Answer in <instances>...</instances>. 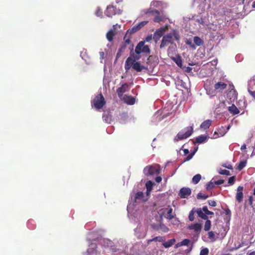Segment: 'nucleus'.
I'll list each match as a JSON object with an SVG mask.
<instances>
[{
    "label": "nucleus",
    "mask_w": 255,
    "mask_h": 255,
    "mask_svg": "<svg viewBox=\"0 0 255 255\" xmlns=\"http://www.w3.org/2000/svg\"><path fill=\"white\" fill-rule=\"evenodd\" d=\"M186 44L189 45V47L190 48H191L192 49H196L195 45L194 44H193V43H192V41L191 40H187V41L186 42Z\"/></svg>",
    "instance_id": "obj_46"
},
{
    "label": "nucleus",
    "mask_w": 255,
    "mask_h": 255,
    "mask_svg": "<svg viewBox=\"0 0 255 255\" xmlns=\"http://www.w3.org/2000/svg\"><path fill=\"white\" fill-rule=\"evenodd\" d=\"M209 253V250L207 248L202 249L200 253V255H208Z\"/></svg>",
    "instance_id": "obj_48"
},
{
    "label": "nucleus",
    "mask_w": 255,
    "mask_h": 255,
    "mask_svg": "<svg viewBox=\"0 0 255 255\" xmlns=\"http://www.w3.org/2000/svg\"><path fill=\"white\" fill-rule=\"evenodd\" d=\"M172 35L173 38H174V39L175 40H179V36L178 32L174 30L173 31V33L172 34Z\"/></svg>",
    "instance_id": "obj_47"
},
{
    "label": "nucleus",
    "mask_w": 255,
    "mask_h": 255,
    "mask_svg": "<svg viewBox=\"0 0 255 255\" xmlns=\"http://www.w3.org/2000/svg\"><path fill=\"white\" fill-rule=\"evenodd\" d=\"M128 87L129 86L127 83L123 84L121 87H119L117 90V93L118 95V96L120 98H121L123 96L124 93L126 91L127 89H128Z\"/></svg>",
    "instance_id": "obj_13"
},
{
    "label": "nucleus",
    "mask_w": 255,
    "mask_h": 255,
    "mask_svg": "<svg viewBox=\"0 0 255 255\" xmlns=\"http://www.w3.org/2000/svg\"><path fill=\"white\" fill-rule=\"evenodd\" d=\"M191 193V190L189 188H182L179 191V196L181 198H186Z\"/></svg>",
    "instance_id": "obj_8"
},
{
    "label": "nucleus",
    "mask_w": 255,
    "mask_h": 255,
    "mask_svg": "<svg viewBox=\"0 0 255 255\" xmlns=\"http://www.w3.org/2000/svg\"><path fill=\"white\" fill-rule=\"evenodd\" d=\"M212 121L210 120H207L204 121L200 125L201 128L206 129L208 128L212 124Z\"/></svg>",
    "instance_id": "obj_23"
},
{
    "label": "nucleus",
    "mask_w": 255,
    "mask_h": 255,
    "mask_svg": "<svg viewBox=\"0 0 255 255\" xmlns=\"http://www.w3.org/2000/svg\"><path fill=\"white\" fill-rule=\"evenodd\" d=\"M103 119L107 123H110L112 121V115L109 111L105 112L103 115Z\"/></svg>",
    "instance_id": "obj_18"
},
{
    "label": "nucleus",
    "mask_w": 255,
    "mask_h": 255,
    "mask_svg": "<svg viewBox=\"0 0 255 255\" xmlns=\"http://www.w3.org/2000/svg\"><path fill=\"white\" fill-rule=\"evenodd\" d=\"M124 99L125 102L128 104L132 105L135 103V99L132 96L125 95Z\"/></svg>",
    "instance_id": "obj_20"
},
{
    "label": "nucleus",
    "mask_w": 255,
    "mask_h": 255,
    "mask_svg": "<svg viewBox=\"0 0 255 255\" xmlns=\"http://www.w3.org/2000/svg\"><path fill=\"white\" fill-rule=\"evenodd\" d=\"M211 227V222L210 220H208V219H207L206 220L205 225H204V230L205 231H208L210 230Z\"/></svg>",
    "instance_id": "obj_33"
},
{
    "label": "nucleus",
    "mask_w": 255,
    "mask_h": 255,
    "mask_svg": "<svg viewBox=\"0 0 255 255\" xmlns=\"http://www.w3.org/2000/svg\"><path fill=\"white\" fill-rule=\"evenodd\" d=\"M227 84L223 82H218L214 85L215 90L219 93H222L227 88Z\"/></svg>",
    "instance_id": "obj_9"
},
{
    "label": "nucleus",
    "mask_w": 255,
    "mask_h": 255,
    "mask_svg": "<svg viewBox=\"0 0 255 255\" xmlns=\"http://www.w3.org/2000/svg\"><path fill=\"white\" fill-rule=\"evenodd\" d=\"M190 229L193 230L196 233H199L202 229V225L200 223H195L190 226Z\"/></svg>",
    "instance_id": "obj_21"
},
{
    "label": "nucleus",
    "mask_w": 255,
    "mask_h": 255,
    "mask_svg": "<svg viewBox=\"0 0 255 255\" xmlns=\"http://www.w3.org/2000/svg\"><path fill=\"white\" fill-rule=\"evenodd\" d=\"M249 202L250 205H252L253 202V199L252 196H250L249 198Z\"/></svg>",
    "instance_id": "obj_62"
},
{
    "label": "nucleus",
    "mask_w": 255,
    "mask_h": 255,
    "mask_svg": "<svg viewBox=\"0 0 255 255\" xmlns=\"http://www.w3.org/2000/svg\"><path fill=\"white\" fill-rule=\"evenodd\" d=\"M102 14V12L100 9L97 10V11H96V15L97 16H99L100 15H101Z\"/></svg>",
    "instance_id": "obj_63"
},
{
    "label": "nucleus",
    "mask_w": 255,
    "mask_h": 255,
    "mask_svg": "<svg viewBox=\"0 0 255 255\" xmlns=\"http://www.w3.org/2000/svg\"><path fill=\"white\" fill-rule=\"evenodd\" d=\"M137 230H140L142 232V234L140 235H138L137 233L136 232L137 236L138 237V238L142 239L145 237L147 232V230L145 228L144 229L142 227H139L137 229Z\"/></svg>",
    "instance_id": "obj_29"
},
{
    "label": "nucleus",
    "mask_w": 255,
    "mask_h": 255,
    "mask_svg": "<svg viewBox=\"0 0 255 255\" xmlns=\"http://www.w3.org/2000/svg\"><path fill=\"white\" fill-rule=\"evenodd\" d=\"M99 55H100V58L101 59H103L104 58V57H105V53L103 51H101L99 52Z\"/></svg>",
    "instance_id": "obj_57"
},
{
    "label": "nucleus",
    "mask_w": 255,
    "mask_h": 255,
    "mask_svg": "<svg viewBox=\"0 0 255 255\" xmlns=\"http://www.w3.org/2000/svg\"><path fill=\"white\" fill-rule=\"evenodd\" d=\"M207 136L203 135H201L196 137L195 142L198 143H202L204 142L207 139Z\"/></svg>",
    "instance_id": "obj_28"
},
{
    "label": "nucleus",
    "mask_w": 255,
    "mask_h": 255,
    "mask_svg": "<svg viewBox=\"0 0 255 255\" xmlns=\"http://www.w3.org/2000/svg\"><path fill=\"white\" fill-rule=\"evenodd\" d=\"M201 179V175L199 174H196L192 178V182L194 184H197Z\"/></svg>",
    "instance_id": "obj_34"
},
{
    "label": "nucleus",
    "mask_w": 255,
    "mask_h": 255,
    "mask_svg": "<svg viewBox=\"0 0 255 255\" xmlns=\"http://www.w3.org/2000/svg\"><path fill=\"white\" fill-rule=\"evenodd\" d=\"M143 172L146 176L157 175L160 172V167L158 164L148 165L144 168Z\"/></svg>",
    "instance_id": "obj_3"
},
{
    "label": "nucleus",
    "mask_w": 255,
    "mask_h": 255,
    "mask_svg": "<svg viewBox=\"0 0 255 255\" xmlns=\"http://www.w3.org/2000/svg\"><path fill=\"white\" fill-rule=\"evenodd\" d=\"M190 240L189 239H185L181 242V244L182 246H188Z\"/></svg>",
    "instance_id": "obj_51"
},
{
    "label": "nucleus",
    "mask_w": 255,
    "mask_h": 255,
    "mask_svg": "<svg viewBox=\"0 0 255 255\" xmlns=\"http://www.w3.org/2000/svg\"><path fill=\"white\" fill-rule=\"evenodd\" d=\"M152 38L154 39L155 41L156 42L158 40H159L160 37H158V36H157L156 35H155L153 34V36Z\"/></svg>",
    "instance_id": "obj_58"
},
{
    "label": "nucleus",
    "mask_w": 255,
    "mask_h": 255,
    "mask_svg": "<svg viewBox=\"0 0 255 255\" xmlns=\"http://www.w3.org/2000/svg\"><path fill=\"white\" fill-rule=\"evenodd\" d=\"M208 195H205L202 193H199L197 194V198L198 199H206L208 198Z\"/></svg>",
    "instance_id": "obj_43"
},
{
    "label": "nucleus",
    "mask_w": 255,
    "mask_h": 255,
    "mask_svg": "<svg viewBox=\"0 0 255 255\" xmlns=\"http://www.w3.org/2000/svg\"><path fill=\"white\" fill-rule=\"evenodd\" d=\"M128 33V32H127V33L124 38V41H125L124 44H126V45H127L128 44H129L131 42L130 37L127 38Z\"/></svg>",
    "instance_id": "obj_44"
},
{
    "label": "nucleus",
    "mask_w": 255,
    "mask_h": 255,
    "mask_svg": "<svg viewBox=\"0 0 255 255\" xmlns=\"http://www.w3.org/2000/svg\"><path fill=\"white\" fill-rule=\"evenodd\" d=\"M166 211H167L166 215H165V218L169 219V220H171L173 218H174V216L172 214L173 210L171 207H170L169 206L168 207L167 210H166Z\"/></svg>",
    "instance_id": "obj_24"
},
{
    "label": "nucleus",
    "mask_w": 255,
    "mask_h": 255,
    "mask_svg": "<svg viewBox=\"0 0 255 255\" xmlns=\"http://www.w3.org/2000/svg\"><path fill=\"white\" fill-rule=\"evenodd\" d=\"M174 43V38L171 33H168L163 36L160 45V48H163L169 44Z\"/></svg>",
    "instance_id": "obj_6"
},
{
    "label": "nucleus",
    "mask_w": 255,
    "mask_h": 255,
    "mask_svg": "<svg viewBox=\"0 0 255 255\" xmlns=\"http://www.w3.org/2000/svg\"><path fill=\"white\" fill-rule=\"evenodd\" d=\"M208 238L211 239V240L214 241L215 240V235L214 232L213 231H210L208 234Z\"/></svg>",
    "instance_id": "obj_42"
},
{
    "label": "nucleus",
    "mask_w": 255,
    "mask_h": 255,
    "mask_svg": "<svg viewBox=\"0 0 255 255\" xmlns=\"http://www.w3.org/2000/svg\"><path fill=\"white\" fill-rule=\"evenodd\" d=\"M127 46L126 44H123L121 46V47L119 49V50H120V51L122 52H124V51H125V49L127 47Z\"/></svg>",
    "instance_id": "obj_54"
},
{
    "label": "nucleus",
    "mask_w": 255,
    "mask_h": 255,
    "mask_svg": "<svg viewBox=\"0 0 255 255\" xmlns=\"http://www.w3.org/2000/svg\"><path fill=\"white\" fill-rule=\"evenodd\" d=\"M150 53L149 46L145 45L144 41H140L137 44L133 51V49L130 52L129 56L127 59L125 64H140L138 60L143 55L147 57Z\"/></svg>",
    "instance_id": "obj_1"
},
{
    "label": "nucleus",
    "mask_w": 255,
    "mask_h": 255,
    "mask_svg": "<svg viewBox=\"0 0 255 255\" xmlns=\"http://www.w3.org/2000/svg\"><path fill=\"white\" fill-rule=\"evenodd\" d=\"M196 212L198 214V216L201 219L204 220H207L208 218V216L206 215V214L205 212H204L203 210V208L202 209H198Z\"/></svg>",
    "instance_id": "obj_22"
},
{
    "label": "nucleus",
    "mask_w": 255,
    "mask_h": 255,
    "mask_svg": "<svg viewBox=\"0 0 255 255\" xmlns=\"http://www.w3.org/2000/svg\"><path fill=\"white\" fill-rule=\"evenodd\" d=\"M248 91L250 94L255 98V91H252L250 89H248Z\"/></svg>",
    "instance_id": "obj_61"
},
{
    "label": "nucleus",
    "mask_w": 255,
    "mask_h": 255,
    "mask_svg": "<svg viewBox=\"0 0 255 255\" xmlns=\"http://www.w3.org/2000/svg\"><path fill=\"white\" fill-rule=\"evenodd\" d=\"M227 132V130L225 128L222 126L221 128H219L217 131H215L213 134V138H217L219 137L223 136Z\"/></svg>",
    "instance_id": "obj_14"
},
{
    "label": "nucleus",
    "mask_w": 255,
    "mask_h": 255,
    "mask_svg": "<svg viewBox=\"0 0 255 255\" xmlns=\"http://www.w3.org/2000/svg\"><path fill=\"white\" fill-rule=\"evenodd\" d=\"M162 242L164 241V238L162 237H156L152 239L148 240L147 241V243L149 244L151 243V242Z\"/></svg>",
    "instance_id": "obj_30"
},
{
    "label": "nucleus",
    "mask_w": 255,
    "mask_h": 255,
    "mask_svg": "<svg viewBox=\"0 0 255 255\" xmlns=\"http://www.w3.org/2000/svg\"><path fill=\"white\" fill-rule=\"evenodd\" d=\"M203 210L204 212L206 214V215H214V213L212 211H209L207 206L203 207Z\"/></svg>",
    "instance_id": "obj_41"
},
{
    "label": "nucleus",
    "mask_w": 255,
    "mask_h": 255,
    "mask_svg": "<svg viewBox=\"0 0 255 255\" xmlns=\"http://www.w3.org/2000/svg\"><path fill=\"white\" fill-rule=\"evenodd\" d=\"M144 12L147 15H152L153 16V15L155 14H158V10L152 7H150L145 9L144 10Z\"/></svg>",
    "instance_id": "obj_19"
},
{
    "label": "nucleus",
    "mask_w": 255,
    "mask_h": 255,
    "mask_svg": "<svg viewBox=\"0 0 255 255\" xmlns=\"http://www.w3.org/2000/svg\"><path fill=\"white\" fill-rule=\"evenodd\" d=\"M225 213L227 215L230 216L231 215V212L230 209H225Z\"/></svg>",
    "instance_id": "obj_60"
},
{
    "label": "nucleus",
    "mask_w": 255,
    "mask_h": 255,
    "mask_svg": "<svg viewBox=\"0 0 255 255\" xmlns=\"http://www.w3.org/2000/svg\"><path fill=\"white\" fill-rule=\"evenodd\" d=\"M215 185H220L223 184L224 182V180L223 179H220L217 181H214Z\"/></svg>",
    "instance_id": "obj_55"
},
{
    "label": "nucleus",
    "mask_w": 255,
    "mask_h": 255,
    "mask_svg": "<svg viewBox=\"0 0 255 255\" xmlns=\"http://www.w3.org/2000/svg\"><path fill=\"white\" fill-rule=\"evenodd\" d=\"M247 164V161L246 160H243L239 162V165L237 167V169L239 170H242L246 165Z\"/></svg>",
    "instance_id": "obj_35"
},
{
    "label": "nucleus",
    "mask_w": 255,
    "mask_h": 255,
    "mask_svg": "<svg viewBox=\"0 0 255 255\" xmlns=\"http://www.w3.org/2000/svg\"><path fill=\"white\" fill-rule=\"evenodd\" d=\"M153 228L156 231H161L163 233H167L169 231V229L162 223H160L156 226H154Z\"/></svg>",
    "instance_id": "obj_16"
},
{
    "label": "nucleus",
    "mask_w": 255,
    "mask_h": 255,
    "mask_svg": "<svg viewBox=\"0 0 255 255\" xmlns=\"http://www.w3.org/2000/svg\"><path fill=\"white\" fill-rule=\"evenodd\" d=\"M189 219L191 221H193L194 220V212L193 210H191L189 215Z\"/></svg>",
    "instance_id": "obj_49"
},
{
    "label": "nucleus",
    "mask_w": 255,
    "mask_h": 255,
    "mask_svg": "<svg viewBox=\"0 0 255 255\" xmlns=\"http://www.w3.org/2000/svg\"><path fill=\"white\" fill-rule=\"evenodd\" d=\"M219 173L222 175H230V172L226 169H220Z\"/></svg>",
    "instance_id": "obj_45"
},
{
    "label": "nucleus",
    "mask_w": 255,
    "mask_h": 255,
    "mask_svg": "<svg viewBox=\"0 0 255 255\" xmlns=\"http://www.w3.org/2000/svg\"><path fill=\"white\" fill-rule=\"evenodd\" d=\"M183 152H184V153L185 155H187V154L188 155V154H189V150H188V149H184L183 150Z\"/></svg>",
    "instance_id": "obj_64"
},
{
    "label": "nucleus",
    "mask_w": 255,
    "mask_h": 255,
    "mask_svg": "<svg viewBox=\"0 0 255 255\" xmlns=\"http://www.w3.org/2000/svg\"><path fill=\"white\" fill-rule=\"evenodd\" d=\"M158 62V57L156 55H149L147 58L146 64H157Z\"/></svg>",
    "instance_id": "obj_17"
},
{
    "label": "nucleus",
    "mask_w": 255,
    "mask_h": 255,
    "mask_svg": "<svg viewBox=\"0 0 255 255\" xmlns=\"http://www.w3.org/2000/svg\"><path fill=\"white\" fill-rule=\"evenodd\" d=\"M144 195L142 192H138L136 193L135 196V199L141 200L143 198Z\"/></svg>",
    "instance_id": "obj_40"
},
{
    "label": "nucleus",
    "mask_w": 255,
    "mask_h": 255,
    "mask_svg": "<svg viewBox=\"0 0 255 255\" xmlns=\"http://www.w3.org/2000/svg\"><path fill=\"white\" fill-rule=\"evenodd\" d=\"M236 177L235 176L230 177L228 179V183L232 185L234 184L235 181Z\"/></svg>",
    "instance_id": "obj_50"
},
{
    "label": "nucleus",
    "mask_w": 255,
    "mask_h": 255,
    "mask_svg": "<svg viewBox=\"0 0 255 255\" xmlns=\"http://www.w3.org/2000/svg\"><path fill=\"white\" fill-rule=\"evenodd\" d=\"M125 68L127 71L131 69V70H135L137 72L143 71L148 74H155L154 71L155 67L153 66V65H146V66L143 65H125Z\"/></svg>",
    "instance_id": "obj_2"
},
{
    "label": "nucleus",
    "mask_w": 255,
    "mask_h": 255,
    "mask_svg": "<svg viewBox=\"0 0 255 255\" xmlns=\"http://www.w3.org/2000/svg\"><path fill=\"white\" fill-rule=\"evenodd\" d=\"M223 166L225 168H227L228 169H233V167H232V165L230 164H229L227 165L226 164H224V165H223Z\"/></svg>",
    "instance_id": "obj_59"
},
{
    "label": "nucleus",
    "mask_w": 255,
    "mask_h": 255,
    "mask_svg": "<svg viewBox=\"0 0 255 255\" xmlns=\"http://www.w3.org/2000/svg\"><path fill=\"white\" fill-rule=\"evenodd\" d=\"M166 210H167V208H162L159 210L158 213L161 218H162L163 216L165 217V215H166L167 213Z\"/></svg>",
    "instance_id": "obj_38"
},
{
    "label": "nucleus",
    "mask_w": 255,
    "mask_h": 255,
    "mask_svg": "<svg viewBox=\"0 0 255 255\" xmlns=\"http://www.w3.org/2000/svg\"><path fill=\"white\" fill-rule=\"evenodd\" d=\"M152 39V35H148L147 37H146L143 40H142V41H144V43L146 42H149Z\"/></svg>",
    "instance_id": "obj_52"
},
{
    "label": "nucleus",
    "mask_w": 255,
    "mask_h": 255,
    "mask_svg": "<svg viewBox=\"0 0 255 255\" xmlns=\"http://www.w3.org/2000/svg\"><path fill=\"white\" fill-rule=\"evenodd\" d=\"M175 241H176L175 239H172L168 240L167 242H163L162 245L165 248H168L173 246V244L175 243Z\"/></svg>",
    "instance_id": "obj_27"
},
{
    "label": "nucleus",
    "mask_w": 255,
    "mask_h": 255,
    "mask_svg": "<svg viewBox=\"0 0 255 255\" xmlns=\"http://www.w3.org/2000/svg\"><path fill=\"white\" fill-rule=\"evenodd\" d=\"M105 13L106 16L112 17L113 15L116 14V7L111 5L107 6Z\"/></svg>",
    "instance_id": "obj_10"
},
{
    "label": "nucleus",
    "mask_w": 255,
    "mask_h": 255,
    "mask_svg": "<svg viewBox=\"0 0 255 255\" xmlns=\"http://www.w3.org/2000/svg\"><path fill=\"white\" fill-rule=\"evenodd\" d=\"M215 186V182L211 181L206 185V189H207V190L208 191L211 190V189L214 188Z\"/></svg>",
    "instance_id": "obj_37"
},
{
    "label": "nucleus",
    "mask_w": 255,
    "mask_h": 255,
    "mask_svg": "<svg viewBox=\"0 0 255 255\" xmlns=\"http://www.w3.org/2000/svg\"><path fill=\"white\" fill-rule=\"evenodd\" d=\"M92 105L96 109H101L106 104L104 96L99 94L95 97L92 102Z\"/></svg>",
    "instance_id": "obj_4"
},
{
    "label": "nucleus",
    "mask_w": 255,
    "mask_h": 255,
    "mask_svg": "<svg viewBox=\"0 0 255 255\" xmlns=\"http://www.w3.org/2000/svg\"><path fill=\"white\" fill-rule=\"evenodd\" d=\"M165 31V29L163 27H160V28L157 29L155 32L154 33L155 35L158 36V37H161Z\"/></svg>",
    "instance_id": "obj_31"
},
{
    "label": "nucleus",
    "mask_w": 255,
    "mask_h": 255,
    "mask_svg": "<svg viewBox=\"0 0 255 255\" xmlns=\"http://www.w3.org/2000/svg\"><path fill=\"white\" fill-rule=\"evenodd\" d=\"M153 16V21L154 22L160 23L161 21H165L166 19L163 14L162 13H161L158 10V14H155Z\"/></svg>",
    "instance_id": "obj_15"
},
{
    "label": "nucleus",
    "mask_w": 255,
    "mask_h": 255,
    "mask_svg": "<svg viewBox=\"0 0 255 255\" xmlns=\"http://www.w3.org/2000/svg\"><path fill=\"white\" fill-rule=\"evenodd\" d=\"M145 186L146 190L148 192H151L152 189L153 183L150 180H149L146 182Z\"/></svg>",
    "instance_id": "obj_36"
},
{
    "label": "nucleus",
    "mask_w": 255,
    "mask_h": 255,
    "mask_svg": "<svg viewBox=\"0 0 255 255\" xmlns=\"http://www.w3.org/2000/svg\"><path fill=\"white\" fill-rule=\"evenodd\" d=\"M193 132V127H187L179 132L177 134V137L178 139L183 140L189 137Z\"/></svg>",
    "instance_id": "obj_5"
},
{
    "label": "nucleus",
    "mask_w": 255,
    "mask_h": 255,
    "mask_svg": "<svg viewBox=\"0 0 255 255\" xmlns=\"http://www.w3.org/2000/svg\"><path fill=\"white\" fill-rule=\"evenodd\" d=\"M197 150V148L195 149L192 153L188 154L186 156V157L184 159V161H189V160H190L193 157V155L196 152Z\"/></svg>",
    "instance_id": "obj_39"
},
{
    "label": "nucleus",
    "mask_w": 255,
    "mask_h": 255,
    "mask_svg": "<svg viewBox=\"0 0 255 255\" xmlns=\"http://www.w3.org/2000/svg\"><path fill=\"white\" fill-rule=\"evenodd\" d=\"M181 69L187 73H190L191 72L192 68L186 66L185 65H177Z\"/></svg>",
    "instance_id": "obj_32"
},
{
    "label": "nucleus",
    "mask_w": 255,
    "mask_h": 255,
    "mask_svg": "<svg viewBox=\"0 0 255 255\" xmlns=\"http://www.w3.org/2000/svg\"><path fill=\"white\" fill-rule=\"evenodd\" d=\"M243 189H244V187L241 186H239L237 188V193H236V201L238 203H241L243 201Z\"/></svg>",
    "instance_id": "obj_11"
},
{
    "label": "nucleus",
    "mask_w": 255,
    "mask_h": 255,
    "mask_svg": "<svg viewBox=\"0 0 255 255\" xmlns=\"http://www.w3.org/2000/svg\"><path fill=\"white\" fill-rule=\"evenodd\" d=\"M116 25H114L113 28L107 33L106 38L109 41L112 42L113 40L114 36L116 35Z\"/></svg>",
    "instance_id": "obj_12"
},
{
    "label": "nucleus",
    "mask_w": 255,
    "mask_h": 255,
    "mask_svg": "<svg viewBox=\"0 0 255 255\" xmlns=\"http://www.w3.org/2000/svg\"><path fill=\"white\" fill-rule=\"evenodd\" d=\"M193 41L195 44L197 46H200L204 44V41L201 38L197 36L194 37Z\"/></svg>",
    "instance_id": "obj_26"
},
{
    "label": "nucleus",
    "mask_w": 255,
    "mask_h": 255,
    "mask_svg": "<svg viewBox=\"0 0 255 255\" xmlns=\"http://www.w3.org/2000/svg\"><path fill=\"white\" fill-rule=\"evenodd\" d=\"M229 111L233 115H237L239 113V110L233 104L228 107Z\"/></svg>",
    "instance_id": "obj_25"
},
{
    "label": "nucleus",
    "mask_w": 255,
    "mask_h": 255,
    "mask_svg": "<svg viewBox=\"0 0 255 255\" xmlns=\"http://www.w3.org/2000/svg\"><path fill=\"white\" fill-rule=\"evenodd\" d=\"M162 180V178L161 176H157L155 178V181L157 182V183H159Z\"/></svg>",
    "instance_id": "obj_56"
},
{
    "label": "nucleus",
    "mask_w": 255,
    "mask_h": 255,
    "mask_svg": "<svg viewBox=\"0 0 255 255\" xmlns=\"http://www.w3.org/2000/svg\"><path fill=\"white\" fill-rule=\"evenodd\" d=\"M208 203L209 205L212 206V207H215L217 205V203L214 200H209Z\"/></svg>",
    "instance_id": "obj_53"
},
{
    "label": "nucleus",
    "mask_w": 255,
    "mask_h": 255,
    "mask_svg": "<svg viewBox=\"0 0 255 255\" xmlns=\"http://www.w3.org/2000/svg\"><path fill=\"white\" fill-rule=\"evenodd\" d=\"M148 21L144 20L141 22H139L138 24L133 26L130 29H128L127 31V32H129L130 34H133L136 31L139 30L142 27L145 26L147 23Z\"/></svg>",
    "instance_id": "obj_7"
}]
</instances>
